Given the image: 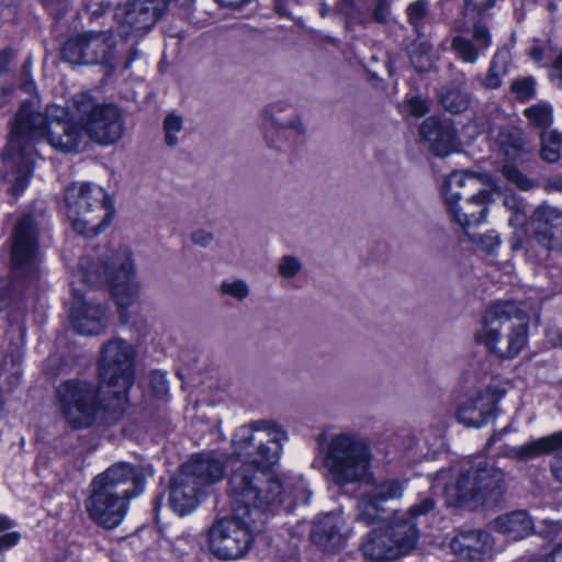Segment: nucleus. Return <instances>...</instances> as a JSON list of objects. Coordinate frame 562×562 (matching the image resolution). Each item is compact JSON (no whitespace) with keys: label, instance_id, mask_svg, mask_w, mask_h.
Here are the masks:
<instances>
[{"label":"nucleus","instance_id":"1","mask_svg":"<svg viewBox=\"0 0 562 562\" xmlns=\"http://www.w3.org/2000/svg\"><path fill=\"white\" fill-rule=\"evenodd\" d=\"M68 116V109L57 104H48L41 111L37 95L22 101L11 125L1 172L8 193L14 199L25 190L32 176L37 155L35 142L47 140L54 149L65 154L79 150L81 133Z\"/></svg>","mask_w":562,"mask_h":562},{"label":"nucleus","instance_id":"2","mask_svg":"<svg viewBox=\"0 0 562 562\" xmlns=\"http://www.w3.org/2000/svg\"><path fill=\"white\" fill-rule=\"evenodd\" d=\"M290 485L282 482L272 471H265L240 464L228 479V496L232 512L237 518H251L256 528L265 526L270 514L281 507L290 512L299 503L308 502L310 495L301 490L293 495Z\"/></svg>","mask_w":562,"mask_h":562},{"label":"nucleus","instance_id":"3","mask_svg":"<svg viewBox=\"0 0 562 562\" xmlns=\"http://www.w3.org/2000/svg\"><path fill=\"white\" fill-rule=\"evenodd\" d=\"M445 483L443 497L450 507H494L507 490L506 473L494 462L483 458H471L450 470H439L434 481Z\"/></svg>","mask_w":562,"mask_h":562},{"label":"nucleus","instance_id":"4","mask_svg":"<svg viewBox=\"0 0 562 562\" xmlns=\"http://www.w3.org/2000/svg\"><path fill=\"white\" fill-rule=\"evenodd\" d=\"M145 488L140 467L117 462L97 475L90 485L85 506L90 519L105 529H114L125 518L128 504Z\"/></svg>","mask_w":562,"mask_h":562},{"label":"nucleus","instance_id":"5","mask_svg":"<svg viewBox=\"0 0 562 562\" xmlns=\"http://www.w3.org/2000/svg\"><path fill=\"white\" fill-rule=\"evenodd\" d=\"M316 442L331 484L344 488L367 480L373 453L366 436L351 429L333 434L322 431L317 435Z\"/></svg>","mask_w":562,"mask_h":562},{"label":"nucleus","instance_id":"6","mask_svg":"<svg viewBox=\"0 0 562 562\" xmlns=\"http://www.w3.org/2000/svg\"><path fill=\"white\" fill-rule=\"evenodd\" d=\"M109 390L87 380H67L56 387V400L66 423L74 429H86L95 424H115L125 406Z\"/></svg>","mask_w":562,"mask_h":562},{"label":"nucleus","instance_id":"7","mask_svg":"<svg viewBox=\"0 0 562 562\" xmlns=\"http://www.w3.org/2000/svg\"><path fill=\"white\" fill-rule=\"evenodd\" d=\"M79 278L90 288L109 285L120 307H128L138 299L139 285L134 276L132 260L125 251H110L98 262L83 256L79 262Z\"/></svg>","mask_w":562,"mask_h":562},{"label":"nucleus","instance_id":"8","mask_svg":"<svg viewBox=\"0 0 562 562\" xmlns=\"http://www.w3.org/2000/svg\"><path fill=\"white\" fill-rule=\"evenodd\" d=\"M223 475V462L210 454H195L171 476L169 506L179 516L191 513L198 507L204 487L220 481Z\"/></svg>","mask_w":562,"mask_h":562},{"label":"nucleus","instance_id":"9","mask_svg":"<svg viewBox=\"0 0 562 562\" xmlns=\"http://www.w3.org/2000/svg\"><path fill=\"white\" fill-rule=\"evenodd\" d=\"M68 120L85 136L99 145H111L124 134V120L120 109L112 103L100 102L88 92H81L70 101L67 108Z\"/></svg>","mask_w":562,"mask_h":562},{"label":"nucleus","instance_id":"10","mask_svg":"<svg viewBox=\"0 0 562 562\" xmlns=\"http://www.w3.org/2000/svg\"><path fill=\"white\" fill-rule=\"evenodd\" d=\"M286 439L288 434L281 425L271 419H258L240 426L233 436L232 445L241 464L271 471Z\"/></svg>","mask_w":562,"mask_h":562},{"label":"nucleus","instance_id":"11","mask_svg":"<svg viewBox=\"0 0 562 562\" xmlns=\"http://www.w3.org/2000/svg\"><path fill=\"white\" fill-rule=\"evenodd\" d=\"M66 214L76 233L94 237L109 226L113 207L105 191L93 183H72L65 191Z\"/></svg>","mask_w":562,"mask_h":562},{"label":"nucleus","instance_id":"12","mask_svg":"<svg viewBox=\"0 0 562 562\" xmlns=\"http://www.w3.org/2000/svg\"><path fill=\"white\" fill-rule=\"evenodd\" d=\"M134 346L122 338H113L101 349L99 361V379L101 387L109 390L125 406L126 392L133 383Z\"/></svg>","mask_w":562,"mask_h":562},{"label":"nucleus","instance_id":"13","mask_svg":"<svg viewBox=\"0 0 562 562\" xmlns=\"http://www.w3.org/2000/svg\"><path fill=\"white\" fill-rule=\"evenodd\" d=\"M251 518L231 516L216 520L209 531L210 551L220 560H236L244 557L252 543L254 533L261 532Z\"/></svg>","mask_w":562,"mask_h":562},{"label":"nucleus","instance_id":"14","mask_svg":"<svg viewBox=\"0 0 562 562\" xmlns=\"http://www.w3.org/2000/svg\"><path fill=\"white\" fill-rule=\"evenodd\" d=\"M65 61L72 65L115 67L116 41L111 31H89L69 37L61 48Z\"/></svg>","mask_w":562,"mask_h":562},{"label":"nucleus","instance_id":"15","mask_svg":"<svg viewBox=\"0 0 562 562\" xmlns=\"http://www.w3.org/2000/svg\"><path fill=\"white\" fill-rule=\"evenodd\" d=\"M38 232L32 215L16 223L12 241L13 284L27 286L38 280Z\"/></svg>","mask_w":562,"mask_h":562},{"label":"nucleus","instance_id":"16","mask_svg":"<svg viewBox=\"0 0 562 562\" xmlns=\"http://www.w3.org/2000/svg\"><path fill=\"white\" fill-rule=\"evenodd\" d=\"M171 0H126L115 8L119 35L138 41L155 26Z\"/></svg>","mask_w":562,"mask_h":562},{"label":"nucleus","instance_id":"17","mask_svg":"<svg viewBox=\"0 0 562 562\" xmlns=\"http://www.w3.org/2000/svg\"><path fill=\"white\" fill-rule=\"evenodd\" d=\"M262 116L265 139L276 149L290 148L296 138L305 133L300 115L285 103L268 105Z\"/></svg>","mask_w":562,"mask_h":562},{"label":"nucleus","instance_id":"18","mask_svg":"<svg viewBox=\"0 0 562 562\" xmlns=\"http://www.w3.org/2000/svg\"><path fill=\"white\" fill-rule=\"evenodd\" d=\"M506 390L498 384H490L465 395L458 404L457 419L467 427H483L496 417L497 403Z\"/></svg>","mask_w":562,"mask_h":562},{"label":"nucleus","instance_id":"19","mask_svg":"<svg viewBox=\"0 0 562 562\" xmlns=\"http://www.w3.org/2000/svg\"><path fill=\"white\" fill-rule=\"evenodd\" d=\"M75 304L71 308L70 322L74 329L86 336L101 334L108 325L105 306L86 299V293L71 284Z\"/></svg>","mask_w":562,"mask_h":562},{"label":"nucleus","instance_id":"20","mask_svg":"<svg viewBox=\"0 0 562 562\" xmlns=\"http://www.w3.org/2000/svg\"><path fill=\"white\" fill-rule=\"evenodd\" d=\"M528 328V315L516 301H496L486 310L482 318V329L479 333L495 330H514Z\"/></svg>","mask_w":562,"mask_h":562},{"label":"nucleus","instance_id":"21","mask_svg":"<svg viewBox=\"0 0 562 562\" xmlns=\"http://www.w3.org/2000/svg\"><path fill=\"white\" fill-rule=\"evenodd\" d=\"M404 483L396 479H389L374 484L359 502L358 517L367 524H372L385 513V504L402 497Z\"/></svg>","mask_w":562,"mask_h":562},{"label":"nucleus","instance_id":"22","mask_svg":"<svg viewBox=\"0 0 562 562\" xmlns=\"http://www.w3.org/2000/svg\"><path fill=\"white\" fill-rule=\"evenodd\" d=\"M532 234L548 250H562V213L557 209L540 205L530 216Z\"/></svg>","mask_w":562,"mask_h":562},{"label":"nucleus","instance_id":"23","mask_svg":"<svg viewBox=\"0 0 562 562\" xmlns=\"http://www.w3.org/2000/svg\"><path fill=\"white\" fill-rule=\"evenodd\" d=\"M492 539L483 530L461 531L450 542L452 552L464 561H484L492 555Z\"/></svg>","mask_w":562,"mask_h":562},{"label":"nucleus","instance_id":"24","mask_svg":"<svg viewBox=\"0 0 562 562\" xmlns=\"http://www.w3.org/2000/svg\"><path fill=\"white\" fill-rule=\"evenodd\" d=\"M419 136L439 157L449 155L456 147V130L450 123L443 122L437 116H429L420 124Z\"/></svg>","mask_w":562,"mask_h":562},{"label":"nucleus","instance_id":"25","mask_svg":"<svg viewBox=\"0 0 562 562\" xmlns=\"http://www.w3.org/2000/svg\"><path fill=\"white\" fill-rule=\"evenodd\" d=\"M528 328L514 330H495L492 333H477L475 338L499 358L516 357L527 344Z\"/></svg>","mask_w":562,"mask_h":562},{"label":"nucleus","instance_id":"26","mask_svg":"<svg viewBox=\"0 0 562 562\" xmlns=\"http://www.w3.org/2000/svg\"><path fill=\"white\" fill-rule=\"evenodd\" d=\"M475 195L464 198L456 205L447 207L453 221L463 229L482 223L486 216L491 193L484 189L477 191Z\"/></svg>","mask_w":562,"mask_h":562},{"label":"nucleus","instance_id":"27","mask_svg":"<svg viewBox=\"0 0 562 562\" xmlns=\"http://www.w3.org/2000/svg\"><path fill=\"white\" fill-rule=\"evenodd\" d=\"M561 439L562 434H551L527 441L518 447L505 445L499 454L518 462H530L551 454L561 442Z\"/></svg>","mask_w":562,"mask_h":562},{"label":"nucleus","instance_id":"28","mask_svg":"<svg viewBox=\"0 0 562 562\" xmlns=\"http://www.w3.org/2000/svg\"><path fill=\"white\" fill-rule=\"evenodd\" d=\"M496 144L499 150L510 160H519L530 155L535 146L529 136L517 126L508 125L498 130Z\"/></svg>","mask_w":562,"mask_h":562},{"label":"nucleus","instance_id":"29","mask_svg":"<svg viewBox=\"0 0 562 562\" xmlns=\"http://www.w3.org/2000/svg\"><path fill=\"white\" fill-rule=\"evenodd\" d=\"M341 519L339 516L328 514L314 524L311 531L312 542L323 551H338L345 543V537L341 533Z\"/></svg>","mask_w":562,"mask_h":562},{"label":"nucleus","instance_id":"30","mask_svg":"<svg viewBox=\"0 0 562 562\" xmlns=\"http://www.w3.org/2000/svg\"><path fill=\"white\" fill-rule=\"evenodd\" d=\"M480 186V179L472 173L463 171L451 172L446 178L442 189L447 207L456 205L457 202H461L464 198L476 196L475 193L483 190Z\"/></svg>","mask_w":562,"mask_h":562},{"label":"nucleus","instance_id":"31","mask_svg":"<svg viewBox=\"0 0 562 562\" xmlns=\"http://www.w3.org/2000/svg\"><path fill=\"white\" fill-rule=\"evenodd\" d=\"M490 45L488 29L482 23H476L473 27L472 40L456 36L452 40L451 48L464 63L474 64L479 59L480 52L487 49Z\"/></svg>","mask_w":562,"mask_h":562},{"label":"nucleus","instance_id":"32","mask_svg":"<svg viewBox=\"0 0 562 562\" xmlns=\"http://www.w3.org/2000/svg\"><path fill=\"white\" fill-rule=\"evenodd\" d=\"M384 529L395 544V549H398L400 557L415 548L418 530L416 524L407 514L395 515Z\"/></svg>","mask_w":562,"mask_h":562},{"label":"nucleus","instance_id":"33","mask_svg":"<svg viewBox=\"0 0 562 562\" xmlns=\"http://www.w3.org/2000/svg\"><path fill=\"white\" fill-rule=\"evenodd\" d=\"M360 549L364 558L372 561L396 560L400 558L398 549H395V544L384 528L369 532Z\"/></svg>","mask_w":562,"mask_h":562},{"label":"nucleus","instance_id":"34","mask_svg":"<svg viewBox=\"0 0 562 562\" xmlns=\"http://www.w3.org/2000/svg\"><path fill=\"white\" fill-rule=\"evenodd\" d=\"M493 529L513 540H520L533 531V520L525 510H515L498 516L493 521Z\"/></svg>","mask_w":562,"mask_h":562},{"label":"nucleus","instance_id":"35","mask_svg":"<svg viewBox=\"0 0 562 562\" xmlns=\"http://www.w3.org/2000/svg\"><path fill=\"white\" fill-rule=\"evenodd\" d=\"M438 102L451 114L465 112L471 103V94L459 86L447 85L438 92Z\"/></svg>","mask_w":562,"mask_h":562},{"label":"nucleus","instance_id":"36","mask_svg":"<svg viewBox=\"0 0 562 562\" xmlns=\"http://www.w3.org/2000/svg\"><path fill=\"white\" fill-rule=\"evenodd\" d=\"M539 156L548 164H555L561 159L562 134L558 131H543L539 134Z\"/></svg>","mask_w":562,"mask_h":562},{"label":"nucleus","instance_id":"37","mask_svg":"<svg viewBox=\"0 0 562 562\" xmlns=\"http://www.w3.org/2000/svg\"><path fill=\"white\" fill-rule=\"evenodd\" d=\"M432 45L425 37L416 40L407 47L408 56L413 67L418 72H425L431 65Z\"/></svg>","mask_w":562,"mask_h":562},{"label":"nucleus","instance_id":"38","mask_svg":"<svg viewBox=\"0 0 562 562\" xmlns=\"http://www.w3.org/2000/svg\"><path fill=\"white\" fill-rule=\"evenodd\" d=\"M406 15L414 33L419 38L425 37V27L430 21V11L426 0H417L408 4Z\"/></svg>","mask_w":562,"mask_h":562},{"label":"nucleus","instance_id":"39","mask_svg":"<svg viewBox=\"0 0 562 562\" xmlns=\"http://www.w3.org/2000/svg\"><path fill=\"white\" fill-rule=\"evenodd\" d=\"M530 126L539 128L540 132L550 131L553 122L552 108L548 103H537L524 111Z\"/></svg>","mask_w":562,"mask_h":562},{"label":"nucleus","instance_id":"40","mask_svg":"<svg viewBox=\"0 0 562 562\" xmlns=\"http://www.w3.org/2000/svg\"><path fill=\"white\" fill-rule=\"evenodd\" d=\"M504 206L512 212L508 221L510 226H524L526 224L528 204L521 198L516 194H506Z\"/></svg>","mask_w":562,"mask_h":562},{"label":"nucleus","instance_id":"41","mask_svg":"<svg viewBox=\"0 0 562 562\" xmlns=\"http://www.w3.org/2000/svg\"><path fill=\"white\" fill-rule=\"evenodd\" d=\"M218 292L222 296H229L238 302H243L249 296L250 288L244 280H226L220 284Z\"/></svg>","mask_w":562,"mask_h":562},{"label":"nucleus","instance_id":"42","mask_svg":"<svg viewBox=\"0 0 562 562\" xmlns=\"http://www.w3.org/2000/svg\"><path fill=\"white\" fill-rule=\"evenodd\" d=\"M502 175L517 188L524 191L533 189L537 183L535 180L524 175L517 167L513 165H504L502 168Z\"/></svg>","mask_w":562,"mask_h":562},{"label":"nucleus","instance_id":"43","mask_svg":"<svg viewBox=\"0 0 562 562\" xmlns=\"http://www.w3.org/2000/svg\"><path fill=\"white\" fill-rule=\"evenodd\" d=\"M510 90L519 102H527L536 95V81L532 77L515 79Z\"/></svg>","mask_w":562,"mask_h":562},{"label":"nucleus","instance_id":"44","mask_svg":"<svg viewBox=\"0 0 562 562\" xmlns=\"http://www.w3.org/2000/svg\"><path fill=\"white\" fill-rule=\"evenodd\" d=\"M278 273L284 279L295 278L303 268L302 261L293 255H284L278 262Z\"/></svg>","mask_w":562,"mask_h":562},{"label":"nucleus","instance_id":"45","mask_svg":"<svg viewBox=\"0 0 562 562\" xmlns=\"http://www.w3.org/2000/svg\"><path fill=\"white\" fill-rule=\"evenodd\" d=\"M535 532L549 541L562 539V521L543 519L539 522L535 529Z\"/></svg>","mask_w":562,"mask_h":562},{"label":"nucleus","instance_id":"46","mask_svg":"<svg viewBox=\"0 0 562 562\" xmlns=\"http://www.w3.org/2000/svg\"><path fill=\"white\" fill-rule=\"evenodd\" d=\"M182 119L175 114H168L164 120L165 142L168 146L178 144L177 133L182 130Z\"/></svg>","mask_w":562,"mask_h":562},{"label":"nucleus","instance_id":"47","mask_svg":"<svg viewBox=\"0 0 562 562\" xmlns=\"http://www.w3.org/2000/svg\"><path fill=\"white\" fill-rule=\"evenodd\" d=\"M403 110L415 117H422L430 111V106L420 95H412L404 100Z\"/></svg>","mask_w":562,"mask_h":562},{"label":"nucleus","instance_id":"48","mask_svg":"<svg viewBox=\"0 0 562 562\" xmlns=\"http://www.w3.org/2000/svg\"><path fill=\"white\" fill-rule=\"evenodd\" d=\"M510 64V53L506 48L498 49L490 64V68L502 76H506Z\"/></svg>","mask_w":562,"mask_h":562},{"label":"nucleus","instance_id":"49","mask_svg":"<svg viewBox=\"0 0 562 562\" xmlns=\"http://www.w3.org/2000/svg\"><path fill=\"white\" fill-rule=\"evenodd\" d=\"M391 14V4L389 0H376L372 10V19L380 24L387 23Z\"/></svg>","mask_w":562,"mask_h":562},{"label":"nucleus","instance_id":"50","mask_svg":"<svg viewBox=\"0 0 562 562\" xmlns=\"http://www.w3.org/2000/svg\"><path fill=\"white\" fill-rule=\"evenodd\" d=\"M436 501L432 496L424 497L418 504L413 505L408 513H406L412 519L426 515L435 508Z\"/></svg>","mask_w":562,"mask_h":562},{"label":"nucleus","instance_id":"51","mask_svg":"<svg viewBox=\"0 0 562 562\" xmlns=\"http://www.w3.org/2000/svg\"><path fill=\"white\" fill-rule=\"evenodd\" d=\"M515 228L513 235L509 238L510 248L516 251L524 247L527 241V231L524 226H513Z\"/></svg>","mask_w":562,"mask_h":562},{"label":"nucleus","instance_id":"52","mask_svg":"<svg viewBox=\"0 0 562 562\" xmlns=\"http://www.w3.org/2000/svg\"><path fill=\"white\" fill-rule=\"evenodd\" d=\"M213 239V233L205 229H196L191 234L192 243L201 247H207Z\"/></svg>","mask_w":562,"mask_h":562},{"label":"nucleus","instance_id":"53","mask_svg":"<svg viewBox=\"0 0 562 562\" xmlns=\"http://www.w3.org/2000/svg\"><path fill=\"white\" fill-rule=\"evenodd\" d=\"M21 90L29 94H33L36 90L34 81L30 78V61L26 60L23 65V78L20 85Z\"/></svg>","mask_w":562,"mask_h":562},{"label":"nucleus","instance_id":"54","mask_svg":"<svg viewBox=\"0 0 562 562\" xmlns=\"http://www.w3.org/2000/svg\"><path fill=\"white\" fill-rule=\"evenodd\" d=\"M20 538H21V535L16 531L7 532V533L2 535L0 537V554L3 551L16 546Z\"/></svg>","mask_w":562,"mask_h":562},{"label":"nucleus","instance_id":"55","mask_svg":"<svg viewBox=\"0 0 562 562\" xmlns=\"http://www.w3.org/2000/svg\"><path fill=\"white\" fill-rule=\"evenodd\" d=\"M480 243L482 247L488 251L492 252L495 250L496 247L501 244L499 236L493 232L485 234L480 237Z\"/></svg>","mask_w":562,"mask_h":562},{"label":"nucleus","instance_id":"56","mask_svg":"<svg viewBox=\"0 0 562 562\" xmlns=\"http://www.w3.org/2000/svg\"><path fill=\"white\" fill-rule=\"evenodd\" d=\"M504 76H502L501 74H498V72L492 70L491 68H488L486 78L484 79L482 85L486 89H491V90L498 89L502 86V78Z\"/></svg>","mask_w":562,"mask_h":562},{"label":"nucleus","instance_id":"57","mask_svg":"<svg viewBox=\"0 0 562 562\" xmlns=\"http://www.w3.org/2000/svg\"><path fill=\"white\" fill-rule=\"evenodd\" d=\"M15 57V52L11 48L0 50V74L9 70V65Z\"/></svg>","mask_w":562,"mask_h":562},{"label":"nucleus","instance_id":"58","mask_svg":"<svg viewBox=\"0 0 562 562\" xmlns=\"http://www.w3.org/2000/svg\"><path fill=\"white\" fill-rule=\"evenodd\" d=\"M541 562H562V541L554 544L552 549L542 557Z\"/></svg>","mask_w":562,"mask_h":562},{"label":"nucleus","instance_id":"59","mask_svg":"<svg viewBox=\"0 0 562 562\" xmlns=\"http://www.w3.org/2000/svg\"><path fill=\"white\" fill-rule=\"evenodd\" d=\"M11 302L10 291L7 286L0 288V312L9 306Z\"/></svg>","mask_w":562,"mask_h":562},{"label":"nucleus","instance_id":"60","mask_svg":"<svg viewBox=\"0 0 562 562\" xmlns=\"http://www.w3.org/2000/svg\"><path fill=\"white\" fill-rule=\"evenodd\" d=\"M508 431V427H505L501 430H496L492 434V436L487 439V442H486V446L485 448L486 449H490L494 443H496L497 441H499L502 439V437Z\"/></svg>","mask_w":562,"mask_h":562},{"label":"nucleus","instance_id":"61","mask_svg":"<svg viewBox=\"0 0 562 562\" xmlns=\"http://www.w3.org/2000/svg\"><path fill=\"white\" fill-rule=\"evenodd\" d=\"M553 69L557 71V75H551V77H557L562 81V52L557 56L553 63Z\"/></svg>","mask_w":562,"mask_h":562},{"label":"nucleus","instance_id":"62","mask_svg":"<svg viewBox=\"0 0 562 562\" xmlns=\"http://www.w3.org/2000/svg\"><path fill=\"white\" fill-rule=\"evenodd\" d=\"M12 526L13 524L8 517L0 515V532L9 530Z\"/></svg>","mask_w":562,"mask_h":562},{"label":"nucleus","instance_id":"63","mask_svg":"<svg viewBox=\"0 0 562 562\" xmlns=\"http://www.w3.org/2000/svg\"><path fill=\"white\" fill-rule=\"evenodd\" d=\"M543 49L540 48V47H533L531 50H530V57L535 60V61H541L542 58H543Z\"/></svg>","mask_w":562,"mask_h":562},{"label":"nucleus","instance_id":"64","mask_svg":"<svg viewBox=\"0 0 562 562\" xmlns=\"http://www.w3.org/2000/svg\"><path fill=\"white\" fill-rule=\"evenodd\" d=\"M138 56H139V50L136 47H132L126 66H128L131 63H133L135 59H137Z\"/></svg>","mask_w":562,"mask_h":562}]
</instances>
